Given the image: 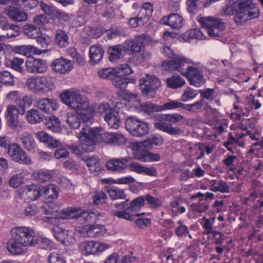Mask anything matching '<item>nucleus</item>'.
I'll return each instance as SVG.
<instances>
[{"mask_svg":"<svg viewBox=\"0 0 263 263\" xmlns=\"http://www.w3.org/2000/svg\"><path fill=\"white\" fill-rule=\"evenodd\" d=\"M11 237L6 244V248L12 255L25 253L28 247H33L39 243L44 249L53 248V242L45 237L39 238L34 229L28 227H16L11 230Z\"/></svg>","mask_w":263,"mask_h":263,"instance_id":"1","label":"nucleus"},{"mask_svg":"<svg viewBox=\"0 0 263 263\" xmlns=\"http://www.w3.org/2000/svg\"><path fill=\"white\" fill-rule=\"evenodd\" d=\"M222 12L225 16L235 14V22L239 25L259 15L258 9L252 1H228Z\"/></svg>","mask_w":263,"mask_h":263,"instance_id":"2","label":"nucleus"},{"mask_svg":"<svg viewBox=\"0 0 263 263\" xmlns=\"http://www.w3.org/2000/svg\"><path fill=\"white\" fill-rule=\"evenodd\" d=\"M62 102L76 111H80L88 107L89 100L82 95L79 89L71 88L62 92L60 95Z\"/></svg>","mask_w":263,"mask_h":263,"instance_id":"3","label":"nucleus"},{"mask_svg":"<svg viewBox=\"0 0 263 263\" xmlns=\"http://www.w3.org/2000/svg\"><path fill=\"white\" fill-rule=\"evenodd\" d=\"M160 120L154 123L155 127L171 135H177L181 134V130L177 127L172 126L165 122L172 124L181 121L183 117L179 114H162L160 116Z\"/></svg>","mask_w":263,"mask_h":263,"instance_id":"4","label":"nucleus"},{"mask_svg":"<svg viewBox=\"0 0 263 263\" xmlns=\"http://www.w3.org/2000/svg\"><path fill=\"white\" fill-rule=\"evenodd\" d=\"M198 22L209 35L214 38L220 37L226 27L225 23L220 18L201 17L198 18Z\"/></svg>","mask_w":263,"mask_h":263,"instance_id":"5","label":"nucleus"},{"mask_svg":"<svg viewBox=\"0 0 263 263\" xmlns=\"http://www.w3.org/2000/svg\"><path fill=\"white\" fill-rule=\"evenodd\" d=\"M125 128L130 135L137 137L145 135L149 129L148 123L140 121L134 117H129L126 119Z\"/></svg>","mask_w":263,"mask_h":263,"instance_id":"6","label":"nucleus"},{"mask_svg":"<svg viewBox=\"0 0 263 263\" xmlns=\"http://www.w3.org/2000/svg\"><path fill=\"white\" fill-rule=\"evenodd\" d=\"M78 137L81 147L85 152H90L95 149L97 134L94 129L89 126L83 127Z\"/></svg>","mask_w":263,"mask_h":263,"instance_id":"7","label":"nucleus"},{"mask_svg":"<svg viewBox=\"0 0 263 263\" xmlns=\"http://www.w3.org/2000/svg\"><path fill=\"white\" fill-rule=\"evenodd\" d=\"M161 85L160 81L153 76L147 74L140 80L139 86L143 95L147 98L155 97L156 90Z\"/></svg>","mask_w":263,"mask_h":263,"instance_id":"8","label":"nucleus"},{"mask_svg":"<svg viewBox=\"0 0 263 263\" xmlns=\"http://www.w3.org/2000/svg\"><path fill=\"white\" fill-rule=\"evenodd\" d=\"M165 63L168 64L169 67H172L178 71L184 77L189 71L190 68L193 66L190 65V64L194 65H197V63H196L193 61L183 55L178 54L174 57L172 60H170L167 63L166 62H163V66H164Z\"/></svg>","mask_w":263,"mask_h":263,"instance_id":"9","label":"nucleus"},{"mask_svg":"<svg viewBox=\"0 0 263 263\" xmlns=\"http://www.w3.org/2000/svg\"><path fill=\"white\" fill-rule=\"evenodd\" d=\"M8 154L12 161L26 165L32 163L31 158L21 146L16 143H11L8 148Z\"/></svg>","mask_w":263,"mask_h":263,"instance_id":"10","label":"nucleus"},{"mask_svg":"<svg viewBox=\"0 0 263 263\" xmlns=\"http://www.w3.org/2000/svg\"><path fill=\"white\" fill-rule=\"evenodd\" d=\"M83 218L86 222H92L95 219L94 213H89L82 211L77 208H70L62 211L61 218L63 219H72Z\"/></svg>","mask_w":263,"mask_h":263,"instance_id":"11","label":"nucleus"},{"mask_svg":"<svg viewBox=\"0 0 263 263\" xmlns=\"http://www.w3.org/2000/svg\"><path fill=\"white\" fill-rule=\"evenodd\" d=\"M18 194L26 202L35 200L41 196L40 186L34 184L26 185L18 191Z\"/></svg>","mask_w":263,"mask_h":263,"instance_id":"12","label":"nucleus"},{"mask_svg":"<svg viewBox=\"0 0 263 263\" xmlns=\"http://www.w3.org/2000/svg\"><path fill=\"white\" fill-rule=\"evenodd\" d=\"M130 148L133 152L134 158L138 160L143 162H149L152 161H158L160 159V155L149 152L148 147L144 146L142 148H134V143L130 145Z\"/></svg>","mask_w":263,"mask_h":263,"instance_id":"13","label":"nucleus"},{"mask_svg":"<svg viewBox=\"0 0 263 263\" xmlns=\"http://www.w3.org/2000/svg\"><path fill=\"white\" fill-rule=\"evenodd\" d=\"M99 136L101 142L113 145L121 146L127 142L124 136L119 133H104L99 134Z\"/></svg>","mask_w":263,"mask_h":263,"instance_id":"14","label":"nucleus"},{"mask_svg":"<svg viewBox=\"0 0 263 263\" xmlns=\"http://www.w3.org/2000/svg\"><path fill=\"white\" fill-rule=\"evenodd\" d=\"M25 65L27 71L32 73H43L48 69L46 60L41 59H28Z\"/></svg>","mask_w":263,"mask_h":263,"instance_id":"15","label":"nucleus"},{"mask_svg":"<svg viewBox=\"0 0 263 263\" xmlns=\"http://www.w3.org/2000/svg\"><path fill=\"white\" fill-rule=\"evenodd\" d=\"M189 81L190 84L195 87H199L203 85L206 80L203 76L201 70L198 67L192 66L184 76Z\"/></svg>","mask_w":263,"mask_h":263,"instance_id":"16","label":"nucleus"},{"mask_svg":"<svg viewBox=\"0 0 263 263\" xmlns=\"http://www.w3.org/2000/svg\"><path fill=\"white\" fill-rule=\"evenodd\" d=\"M132 159L129 156L113 158L106 162V167L109 171L121 172L128 167V163Z\"/></svg>","mask_w":263,"mask_h":263,"instance_id":"17","label":"nucleus"},{"mask_svg":"<svg viewBox=\"0 0 263 263\" xmlns=\"http://www.w3.org/2000/svg\"><path fill=\"white\" fill-rule=\"evenodd\" d=\"M51 67L55 73L65 74L72 69L73 65L71 61L61 58L53 60Z\"/></svg>","mask_w":263,"mask_h":263,"instance_id":"18","label":"nucleus"},{"mask_svg":"<svg viewBox=\"0 0 263 263\" xmlns=\"http://www.w3.org/2000/svg\"><path fill=\"white\" fill-rule=\"evenodd\" d=\"M128 200L120 203L113 204L110 206V213L118 218L127 220L133 219V214L124 210L127 205Z\"/></svg>","mask_w":263,"mask_h":263,"instance_id":"19","label":"nucleus"},{"mask_svg":"<svg viewBox=\"0 0 263 263\" xmlns=\"http://www.w3.org/2000/svg\"><path fill=\"white\" fill-rule=\"evenodd\" d=\"M35 106L44 113L50 114L58 109L59 104L54 99L45 98L38 99L36 101Z\"/></svg>","mask_w":263,"mask_h":263,"instance_id":"20","label":"nucleus"},{"mask_svg":"<svg viewBox=\"0 0 263 263\" xmlns=\"http://www.w3.org/2000/svg\"><path fill=\"white\" fill-rule=\"evenodd\" d=\"M13 51L18 54H20L26 57H30L33 55H40L42 53H46L47 50H41L37 47L31 45H23L15 46Z\"/></svg>","mask_w":263,"mask_h":263,"instance_id":"21","label":"nucleus"},{"mask_svg":"<svg viewBox=\"0 0 263 263\" xmlns=\"http://www.w3.org/2000/svg\"><path fill=\"white\" fill-rule=\"evenodd\" d=\"M235 101L233 104V108L235 110H238L237 112H232L230 115V117L233 120H239L241 116H248L249 110L243 102L240 101L238 96L237 95H234Z\"/></svg>","mask_w":263,"mask_h":263,"instance_id":"22","label":"nucleus"},{"mask_svg":"<svg viewBox=\"0 0 263 263\" xmlns=\"http://www.w3.org/2000/svg\"><path fill=\"white\" fill-rule=\"evenodd\" d=\"M7 101L16 103L18 106L20 104L23 103L26 105H30L32 104V101L30 97L28 96H25L22 97L20 92L17 90H12L9 91L6 96Z\"/></svg>","mask_w":263,"mask_h":263,"instance_id":"23","label":"nucleus"},{"mask_svg":"<svg viewBox=\"0 0 263 263\" xmlns=\"http://www.w3.org/2000/svg\"><path fill=\"white\" fill-rule=\"evenodd\" d=\"M5 13L12 21L21 22H25L28 18L27 14L18 8L9 6L5 9Z\"/></svg>","mask_w":263,"mask_h":263,"instance_id":"24","label":"nucleus"},{"mask_svg":"<svg viewBox=\"0 0 263 263\" xmlns=\"http://www.w3.org/2000/svg\"><path fill=\"white\" fill-rule=\"evenodd\" d=\"M0 26L4 30L7 31L4 37L12 38L17 36L20 34V28L18 26L7 23V18L0 16Z\"/></svg>","mask_w":263,"mask_h":263,"instance_id":"25","label":"nucleus"},{"mask_svg":"<svg viewBox=\"0 0 263 263\" xmlns=\"http://www.w3.org/2000/svg\"><path fill=\"white\" fill-rule=\"evenodd\" d=\"M131 171L138 174H143L148 176H155L157 172L154 167H146L143 166L139 163L135 161L129 162L128 167Z\"/></svg>","mask_w":263,"mask_h":263,"instance_id":"26","label":"nucleus"},{"mask_svg":"<svg viewBox=\"0 0 263 263\" xmlns=\"http://www.w3.org/2000/svg\"><path fill=\"white\" fill-rule=\"evenodd\" d=\"M55 237L57 239L65 245L73 243L75 241V237L72 232L66 231L58 228L55 233Z\"/></svg>","mask_w":263,"mask_h":263,"instance_id":"27","label":"nucleus"},{"mask_svg":"<svg viewBox=\"0 0 263 263\" xmlns=\"http://www.w3.org/2000/svg\"><path fill=\"white\" fill-rule=\"evenodd\" d=\"M41 196L43 195L45 198L51 201L58 197L59 189L54 184H49L45 186H40Z\"/></svg>","mask_w":263,"mask_h":263,"instance_id":"28","label":"nucleus"},{"mask_svg":"<svg viewBox=\"0 0 263 263\" xmlns=\"http://www.w3.org/2000/svg\"><path fill=\"white\" fill-rule=\"evenodd\" d=\"M161 22L164 25L170 26L174 29H179L183 26V18L176 13H172L163 17Z\"/></svg>","mask_w":263,"mask_h":263,"instance_id":"29","label":"nucleus"},{"mask_svg":"<svg viewBox=\"0 0 263 263\" xmlns=\"http://www.w3.org/2000/svg\"><path fill=\"white\" fill-rule=\"evenodd\" d=\"M144 39V35H139L136 36L134 40L126 41V44L128 47L132 54H136L137 53L142 51L145 47L143 45V41Z\"/></svg>","mask_w":263,"mask_h":263,"instance_id":"30","label":"nucleus"},{"mask_svg":"<svg viewBox=\"0 0 263 263\" xmlns=\"http://www.w3.org/2000/svg\"><path fill=\"white\" fill-rule=\"evenodd\" d=\"M35 136L40 142L43 143L47 146L55 148L60 145V142L44 131L37 132Z\"/></svg>","mask_w":263,"mask_h":263,"instance_id":"31","label":"nucleus"},{"mask_svg":"<svg viewBox=\"0 0 263 263\" xmlns=\"http://www.w3.org/2000/svg\"><path fill=\"white\" fill-rule=\"evenodd\" d=\"M104 51L101 46L93 45L89 48V63L92 65L98 64L102 60Z\"/></svg>","mask_w":263,"mask_h":263,"instance_id":"32","label":"nucleus"},{"mask_svg":"<svg viewBox=\"0 0 263 263\" xmlns=\"http://www.w3.org/2000/svg\"><path fill=\"white\" fill-rule=\"evenodd\" d=\"M163 143V138L159 135L152 136L146 140L141 142L134 143V148H142L144 146L149 147L153 145H161Z\"/></svg>","mask_w":263,"mask_h":263,"instance_id":"33","label":"nucleus"},{"mask_svg":"<svg viewBox=\"0 0 263 263\" xmlns=\"http://www.w3.org/2000/svg\"><path fill=\"white\" fill-rule=\"evenodd\" d=\"M54 89V83L50 78L45 76L40 77L38 93H47Z\"/></svg>","mask_w":263,"mask_h":263,"instance_id":"34","label":"nucleus"},{"mask_svg":"<svg viewBox=\"0 0 263 263\" xmlns=\"http://www.w3.org/2000/svg\"><path fill=\"white\" fill-rule=\"evenodd\" d=\"M128 49L122 45L112 46L108 48L109 54V59L111 62H116L117 60L123 57L122 52L126 51Z\"/></svg>","mask_w":263,"mask_h":263,"instance_id":"35","label":"nucleus"},{"mask_svg":"<svg viewBox=\"0 0 263 263\" xmlns=\"http://www.w3.org/2000/svg\"><path fill=\"white\" fill-rule=\"evenodd\" d=\"M26 120L31 124H39L43 121L44 116L36 109L28 110L25 115Z\"/></svg>","mask_w":263,"mask_h":263,"instance_id":"36","label":"nucleus"},{"mask_svg":"<svg viewBox=\"0 0 263 263\" xmlns=\"http://www.w3.org/2000/svg\"><path fill=\"white\" fill-rule=\"evenodd\" d=\"M85 162L91 172L96 175H99L103 170L98 157L88 158L85 160Z\"/></svg>","mask_w":263,"mask_h":263,"instance_id":"37","label":"nucleus"},{"mask_svg":"<svg viewBox=\"0 0 263 263\" xmlns=\"http://www.w3.org/2000/svg\"><path fill=\"white\" fill-rule=\"evenodd\" d=\"M87 235L90 237H98L104 235L106 232L105 228L100 224H93L86 226Z\"/></svg>","mask_w":263,"mask_h":263,"instance_id":"38","label":"nucleus"},{"mask_svg":"<svg viewBox=\"0 0 263 263\" xmlns=\"http://www.w3.org/2000/svg\"><path fill=\"white\" fill-rule=\"evenodd\" d=\"M20 140L23 146L28 151H31L35 147V142L32 135L28 133H24L20 135Z\"/></svg>","mask_w":263,"mask_h":263,"instance_id":"39","label":"nucleus"},{"mask_svg":"<svg viewBox=\"0 0 263 263\" xmlns=\"http://www.w3.org/2000/svg\"><path fill=\"white\" fill-rule=\"evenodd\" d=\"M209 189L215 192L229 193L230 187L226 182L222 180H213L210 182Z\"/></svg>","mask_w":263,"mask_h":263,"instance_id":"40","label":"nucleus"},{"mask_svg":"<svg viewBox=\"0 0 263 263\" xmlns=\"http://www.w3.org/2000/svg\"><path fill=\"white\" fill-rule=\"evenodd\" d=\"M23 31L29 39H36L42 35L41 28L31 24H26L23 26Z\"/></svg>","mask_w":263,"mask_h":263,"instance_id":"41","label":"nucleus"},{"mask_svg":"<svg viewBox=\"0 0 263 263\" xmlns=\"http://www.w3.org/2000/svg\"><path fill=\"white\" fill-rule=\"evenodd\" d=\"M26 112V106L23 103L20 104V106H16L13 104H10L7 107L6 116L7 118L24 115Z\"/></svg>","mask_w":263,"mask_h":263,"instance_id":"42","label":"nucleus"},{"mask_svg":"<svg viewBox=\"0 0 263 263\" xmlns=\"http://www.w3.org/2000/svg\"><path fill=\"white\" fill-rule=\"evenodd\" d=\"M209 204L203 200L200 199L197 203H193L191 205V212L195 216H199L200 214L205 212L209 209Z\"/></svg>","mask_w":263,"mask_h":263,"instance_id":"43","label":"nucleus"},{"mask_svg":"<svg viewBox=\"0 0 263 263\" xmlns=\"http://www.w3.org/2000/svg\"><path fill=\"white\" fill-rule=\"evenodd\" d=\"M104 120L108 123L110 128L118 129L121 123L119 112L115 109L110 115L105 118Z\"/></svg>","mask_w":263,"mask_h":263,"instance_id":"44","label":"nucleus"},{"mask_svg":"<svg viewBox=\"0 0 263 263\" xmlns=\"http://www.w3.org/2000/svg\"><path fill=\"white\" fill-rule=\"evenodd\" d=\"M110 247V245L104 242L90 241V254L101 253Z\"/></svg>","mask_w":263,"mask_h":263,"instance_id":"45","label":"nucleus"},{"mask_svg":"<svg viewBox=\"0 0 263 263\" xmlns=\"http://www.w3.org/2000/svg\"><path fill=\"white\" fill-rule=\"evenodd\" d=\"M135 108L140 112H144L150 115L154 112L161 111L160 106H158L152 103H144L138 105H134Z\"/></svg>","mask_w":263,"mask_h":263,"instance_id":"46","label":"nucleus"},{"mask_svg":"<svg viewBox=\"0 0 263 263\" xmlns=\"http://www.w3.org/2000/svg\"><path fill=\"white\" fill-rule=\"evenodd\" d=\"M151 55L150 52L145 51L144 49L142 51H140L136 54L133 55V57L128 60L127 63H130L134 62L135 64H140L149 59Z\"/></svg>","mask_w":263,"mask_h":263,"instance_id":"47","label":"nucleus"},{"mask_svg":"<svg viewBox=\"0 0 263 263\" xmlns=\"http://www.w3.org/2000/svg\"><path fill=\"white\" fill-rule=\"evenodd\" d=\"M183 202L181 200L175 199L170 203V210L173 216L185 212V208L183 205Z\"/></svg>","mask_w":263,"mask_h":263,"instance_id":"48","label":"nucleus"},{"mask_svg":"<svg viewBox=\"0 0 263 263\" xmlns=\"http://www.w3.org/2000/svg\"><path fill=\"white\" fill-rule=\"evenodd\" d=\"M65 121L71 128L77 129L80 126V119L76 113H67L66 115Z\"/></svg>","mask_w":263,"mask_h":263,"instance_id":"49","label":"nucleus"},{"mask_svg":"<svg viewBox=\"0 0 263 263\" xmlns=\"http://www.w3.org/2000/svg\"><path fill=\"white\" fill-rule=\"evenodd\" d=\"M45 125L48 129L53 132L58 133L61 130L60 121L57 117L54 116L49 118Z\"/></svg>","mask_w":263,"mask_h":263,"instance_id":"50","label":"nucleus"},{"mask_svg":"<svg viewBox=\"0 0 263 263\" xmlns=\"http://www.w3.org/2000/svg\"><path fill=\"white\" fill-rule=\"evenodd\" d=\"M120 71L116 68H103L98 71L99 76L103 79H109L112 80L115 76L119 74Z\"/></svg>","mask_w":263,"mask_h":263,"instance_id":"51","label":"nucleus"},{"mask_svg":"<svg viewBox=\"0 0 263 263\" xmlns=\"http://www.w3.org/2000/svg\"><path fill=\"white\" fill-rule=\"evenodd\" d=\"M68 37L66 33L62 30H58L55 33V44L61 47L66 46L68 44Z\"/></svg>","mask_w":263,"mask_h":263,"instance_id":"52","label":"nucleus"},{"mask_svg":"<svg viewBox=\"0 0 263 263\" xmlns=\"http://www.w3.org/2000/svg\"><path fill=\"white\" fill-rule=\"evenodd\" d=\"M145 202L144 196L138 197L131 201L128 209L133 212L139 211Z\"/></svg>","mask_w":263,"mask_h":263,"instance_id":"53","label":"nucleus"},{"mask_svg":"<svg viewBox=\"0 0 263 263\" xmlns=\"http://www.w3.org/2000/svg\"><path fill=\"white\" fill-rule=\"evenodd\" d=\"M40 76H31L26 82V86L30 90L38 93Z\"/></svg>","mask_w":263,"mask_h":263,"instance_id":"54","label":"nucleus"},{"mask_svg":"<svg viewBox=\"0 0 263 263\" xmlns=\"http://www.w3.org/2000/svg\"><path fill=\"white\" fill-rule=\"evenodd\" d=\"M107 192L110 197L113 200L122 199L125 198V194L123 190L115 186L107 188Z\"/></svg>","mask_w":263,"mask_h":263,"instance_id":"55","label":"nucleus"},{"mask_svg":"<svg viewBox=\"0 0 263 263\" xmlns=\"http://www.w3.org/2000/svg\"><path fill=\"white\" fill-rule=\"evenodd\" d=\"M168 86L172 88H178L183 86L185 82L179 76H173L166 80Z\"/></svg>","mask_w":263,"mask_h":263,"instance_id":"56","label":"nucleus"},{"mask_svg":"<svg viewBox=\"0 0 263 263\" xmlns=\"http://www.w3.org/2000/svg\"><path fill=\"white\" fill-rule=\"evenodd\" d=\"M24 63V60L21 58H14L12 60L7 59L6 61V65L10 66L11 68L17 71L20 72H22L23 70L22 67Z\"/></svg>","mask_w":263,"mask_h":263,"instance_id":"57","label":"nucleus"},{"mask_svg":"<svg viewBox=\"0 0 263 263\" xmlns=\"http://www.w3.org/2000/svg\"><path fill=\"white\" fill-rule=\"evenodd\" d=\"M80 112V117L84 122L90 121L92 118L95 114V108L93 106L90 104L88 107L84 109H82Z\"/></svg>","mask_w":263,"mask_h":263,"instance_id":"58","label":"nucleus"},{"mask_svg":"<svg viewBox=\"0 0 263 263\" xmlns=\"http://www.w3.org/2000/svg\"><path fill=\"white\" fill-rule=\"evenodd\" d=\"M0 82L6 86H13L14 76L8 71H2L0 72Z\"/></svg>","mask_w":263,"mask_h":263,"instance_id":"59","label":"nucleus"},{"mask_svg":"<svg viewBox=\"0 0 263 263\" xmlns=\"http://www.w3.org/2000/svg\"><path fill=\"white\" fill-rule=\"evenodd\" d=\"M178 226L175 229V234L179 238H182L188 235L190 239H192V236L190 234L187 227L184 225L181 220L178 222Z\"/></svg>","mask_w":263,"mask_h":263,"instance_id":"60","label":"nucleus"},{"mask_svg":"<svg viewBox=\"0 0 263 263\" xmlns=\"http://www.w3.org/2000/svg\"><path fill=\"white\" fill-rule=\"evenodd\" d=\"M115 109L111 107L109 104L107 102H103L98 105L97 108L98 112L104 119L115 110Z\"/></svg>","mask_w":263,"mask_h":263,"instance_id":"61","label":"nucleus"},{"mask_svg":"<svg viewBox=\"0 0 263 263\" xmlns=\"http://www.w3.org/2000/svg\"><path fill=\"white\" fill-rule=\"evenodd\" d=\"M153 10V4L150 2L145 3L140 10V14L143 16L142 21H147L151 16Z\"/></svg>","mask_w":263,"mask_h":263,"instance_id":"62","label":"nucleus"},{"mask_svg":"<svg viewBox=\"0 0 263 263\" xmlns=\"http://www.w3.org/2000/svg\"><path fill=\"white\" fill-rule=\"evenodd\" d=\"M112 84L117 88L120 89H124L128 84L127 79L124 77H121L120 74L115 76L112 79Z\"/></svg>","mask_w":263,"mask_h":263,"instance_id":"63","label":"nucleus"},{"mask_svg":"<svg viewBox=\"0 0 263 263\" xmlns=\"http://www.w3.org/2000/svg\"><path fill=\"white\" fill-rule=\"evenodd\" d=\"M108 199L107 195L102 191H97L94 192L93 202L95 204H100L106 203Z\"/></svg>","mask_w":263,"mask_h":263,"instance_id":"64","label":"nucleus"}]
</instances>
